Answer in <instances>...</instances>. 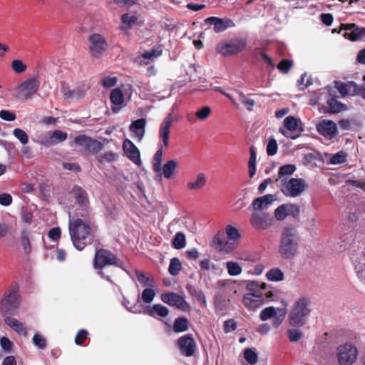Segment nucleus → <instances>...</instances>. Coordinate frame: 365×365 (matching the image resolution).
<instances>
[{
  "label": "nucleus",
  "instance_id": "f257e3e1",
  "mask_svg": "<svg viewBox=\"0 0 365 365\" xmlns=\"http://www.w3.org/2000/svg\"><path fill=\"white\" fill-rule=\"evenodd\" d=\"M311 297L301 296L294 302L288 314V322L290 326L300 328L309 320L313 310Z\"/></svg>",
  "mask_w": 365,
  "mask_h": 365
},
{
  "label": "nucleus",
  "instance_id": "f03ea898",
  "mask_svg": "<svg viewBox=\"0 0 365 365\" xmlns=\"http://www.w3.org/2000/svg\"><path fill=\"white\" fill-rule=\"evenodd\" d=\"M299 241L300 236L295 227H284L280 236L278 253L284 259H293L298 254Z\"/></svg>",
  "mask_w": 365,
  "mask_h": 365
},
{
  "label": "nucleus",
  "instance_id": "7ed1b4c3",
  "mask_svg": "<svg viewBox=\"0 0 365 365\" xmlns=\"http://www.w3.org/2000/svg\"><path fill=\"white\" fill-rule=\"evenodd\" d=\"M69 234L73 246L79 251L93 241L92 230L89 224L77 218L69 222Z\"/></svg>",
  "mask_w": 365,
  "mask_h": 365
},
{
  "label": "nucleus",
  "instance_id": "20e7f679",
  "mask_svg": "<svg viewBox=\"0 0 365 365\" xmlns=\"http://www.w3.org/2000/svg\"><path fill=\"white\" fill-rule=\"evenodd\" d=\"M173 122V115L168 114L160 124L159 129V138L163 142L161 147L156 151L153 160L154 172L159 173L162 170L163 148H167L169 143L170 128Z\"/></svg>",
  "mask_w": 365,
  "mask_h": 365
},
{
  "label": "nucleus",
  "instance_id": "39448f33",
  "mask_svg": "<svg viewBox=\"0 0 365 365\" xmlns=\"http://www.w3.org/2000/svg\"><path fill=\"white\" fill-rule=\"evenodd\" d=\"M118 261L116 255L108 250L101 248L95 253L93 267L96 269L101 270L99 274L109 280V277H106L102 269L106 266H118Z\"/></svg>",
  "mask_w": 365,
  "mask_h": 365
},
{
  "label": "nucleus",
  "instance_id": "423d86ee",
  "mask_svg": "<svg viewBox=\"0 0 365 365\" xmlns=\"http://www.w3.org/2000/svg\"><path fill=\"white\" fill-rule=\"evenodd\" d=\"M18 289L15 287L6 290L0 302V312L3 315H14L19 307Z\"/></svg>",
  "mask_w": 365,
  "mask_h": 365
},
{
  "label": "nucleus",
  "instance_id": "0eeeda50",
  "mask_svg": "<svg viewBox=\"0 0 365 365\" xmlns=\"http://www.w3.org/2000/svg\"><path fill=\"white\" fill-rule=\"evenodd\" d=\"M40 81L37 78L33 77L19 83L16 88V99L26 101L38 91Z\"/></svg>",
  "mask_w": 365,
  "mask_h": 365
},
{
  "label": "nucleus",
  "instance_id": "6e6552de",
  "mask_svg": "<svg viewBox=\"0 0 365 365\" xmlns=\"http://www.w3.org/2000/svg\"><path fill=\"white\" fill-rule=\"evenodd\" d=\"M88 51L93 58H99L106 52L109 48V44L105 38L101 34H91L88 38Z\"/></svg>",
  "mask_w": 365,
  "mask_h": 365
},
{
  "label": "nucleus",
  "instance_id": "1a4fd4ad",
  "mask_svg": "<svg viewBox=\"0 0 365 365\" xmlns=\"http://www.w3.org/2000/svg\"><path fill=\"white\" fill-rule=\"evenodd\" d=\"M247 46L245 38H237L229 41H222L216 47L217 53L224 56H232L242 52Z\"/></svg>",
  "mask_w": 365,
  "mask_h": 365
},
{
  "label": "nucleus",
  "instance_id": "9d476101",
  "mask_svg": "<svg viewBox=\"0 0 365 365\" xmlns=\"http://www.w3.org/2000/svg\"><path fill=\"white\" fill-rule=\"evenodd\" d=\"M306 187L305 181L302 178H286L281 180V191L287 197H295L300 195Z\"/></svg>",
  "mask_w": 365,
  "mask_h": 365
},
{
  "label": "nucleus",
  "instance_id": "9b49d317",
  "mask_svg": "<svg viewBox=\"0 0 365 365\" xmlns=\"http://www.w3.org/2000/svg\"><path fill=\"white\" fill-rule=\"evenodd\" d=\"M74 143L83 148L86 153L92 154H97L104 148L103 143L85 134L77 135L74 139Z\"/></svg>",
  "mask_w": 365,
  "mask_h": 365
},
{
  "label": "nucleus",
  "instance_id": "f8f14e48",
  "mask_svg": "<svg viewBox=\"0 0 365 365\" xmlns=\"http://www.w3.org/2000/svg\"><path fill=\"white\" fill-rule=\"evenodd\" d=\"M337 357L341 365H351L357 357V349L350 343H346L338 348Z\"/></svg>",
  "mask_w": 365,
  "mask_h": 365
},
{
  "label": "nucleus",
  "instance_id": "ddd939ff",
  "mask_svg": "<svg viewBox=\"0 0 365 365\" xmlns=\"http://www.w3.org/2000/svg\"><path fill=\"white\" fill-rule=\"evenodd\" d=\"M273 218L264 212L255 211L251 215L250 223L252 227L257 230H265L272 225Z\"/></svg>",
  "mask_w": 365,
  "mask_h": 365
},
{
  "label": "nucleus",
  "instance_id": "4468645a",
  "mask_svg": "<svg viewBox=\"0 0 365 365\" xmlns=\"http://www.w3.org/2000/svg\"><path fill=\"white\" fill-rule=\"evenodd\" d=\"M177 346L182 355L190 357L195 355L197 348L192 334H185L177 340Z\"/></svg>",
  "mask_w": 365,
  "mask_h": 365
},
{
  "label": "nucleus",
  "instance_id": "2eb2a0df",
  "mask_svg": "<svg viewBox=\"0 0 365 365\" xmlns=\"http://www.w3.org/2000/svg\"><path fill=\"white\" fill-rule=\"evenodd\" d=\"M316 128L317 132L327 140L333 139L338 134L337 125L331 120L324 119L319 121Z\"/></svg>",
  "mask_w": 365,
  "mask_h": 365
},
{
  "label": "nucleus",
  "instance_id": "dca6fc26",
  "mask_svg": "<svg viewBox=\"0 0 365 365\" xmlns=\"http://www.w3.org/2000/svg\"><path fill=\"white\" fill-rule=\"evenodd\" d=\"M344 29L343 36L351 41H359L365 37V27H359L355 24H342Z\"/></svg>",
  "mask_w": 365,
  "mask_h": 365
},
{
  "label": "nucleus",
  "instance_id": "f3484780",
  "mask_svg": "<svg viewBox=\"0 0 365 365\" xmlns=\"http://www.w3.org/2000/svg\"><path fill=\"white\" fill-rule=\"evenodd\" d=\"M160 299L164 303L182 310H186L190 307L183 297L175 292L163 293L161 294Z\"/></svg>",
  "mask_w": 365,
  "mask_h": 365
},
{
  "label": "nucleus",
  "instance_id": "a211bd4d",
  "mask_svg": "<svg viewBox=\"0 0 365 365\" xmlns=\"http://www.w3.org/2000/svg\"><path fill=\"white\" fill-rule=\"evenodd\" d=\"M205 25H212L216 33H221L229 28L235 26L233 21L228 18L210 16L205 19Z\"/></svg>",
  "mask_w": 365,
  "mask_h": 365
},
{
  "label": "nucleus",
  "instance_id": "6ab92c4d",
  "mask_svg": "<svg viewBox=\"0 0 365 365\" xmlns=\"http://www.w3.org/2000/svg\"><path fill=\"white\" fill-rule=\"evenodd\" d=\"M123 150L127 158L133 163L136 165L141 163L140 150L130 140H124L123 143Z\"/></svg>",
  "mask_w": 365,
  "mask_h": 365
},
{
  "label": "nucleus",
  "instance_id": "aec40b11",
  "mask_svg": "<svg viewBox=\"0 0 365 365\" xmlns=\"http://www.w3.org/2000/svg\"><path fill=\"white\" fill-rule=\"evenodd\" d=\"M247 289L250 292L248 294L254 296L271 298L273 294L271 291H267V284L264 282L252 281L247 284Z\"/></svg>",
  "mask_w": 365,
  "mask_h": 365
},
{
  "label": "nucleus",
  "instance_id": "412c9836",
  "mask_svg": "<svg viewBox=\"0 0 365 365\" xmlns=\"http://www.w3.org/2000/svg\"><path fill=\"white\" fill-rule=\"evenodd\" d=\"M212 242L215 247L220 251L230 252L235 248V245L233 242H228L225 240L223 232H217L214 237Z\"/></svg>",
  "mask_w": 365,
  "mask_h": 365
},
{
  "label": "nucleus",
  "instance_id": "4be33fe9",
  "mask_svg": "<svg viewBox=\"0 0 365 365\" xmlns=\"http://www.w3.org/2000/svg\"><path fill=\"white\" fill-rule=\"evenodd\" d=\"M71 195L80 206L86 207L89 204L87 192L81 186L74 185L71 191Z\"/></svg>",
  "mask_w": 365,
  "mask_h": 365
},
{
  "label": "nucleus",
  "instance_id": "5701e85b",
  "mask_svg": "<svg viewBox=\"0 0 365 365\" xmlns=\"http://www.w3.org/2000/svg\"><path fill=\"white\" fill-rule=\"evenodd\" d=\"M264 297L245 294L242 302L245 307L250 310L259 309L264 303Z\"/></svg>",
  "mask_w": 365,
  "mask_h": 365
},
{
  "label": "nucleus",
  "instance_id": "b1692460",
  "mask_svg": "<svg viewBox=\"0 0 365 365\" xmlns=\"http://www.w3.org/2000/svg\"><path fill=\"white\" fill-rule=\"evenodd\" d=\"M273 201L274 196L271 194H267L255 199L252 202L251 207L255 211L262 212V210L269 205Z\"/></svg>",
  "mask_w": 365,
  "mask_h": 365
},
{
  "label": "nucleus",
  "instance_id": "393cba45",
  "mask_svg": "<svg viewBox=\"0 0 365 365\" xmlns=\"http://www.w3.org/2000/svg\"><path fill=\"white\" fill-rule=\"evenodd\" d=\"M4 322L18 334L22 336L27 335L26 327L22 322H19V320L10 317H6L4 319Z\"/></svg>",
  "mask_w": 365,
  "mask_h": 365
},
{
  "label": "nucleus",
  "instance_id": "a878e982",
  "mask_svg": "<svg viewBox=\"0 0 365 365\" xmlns=\"http://www.w3.org/2000/svg\"><path fill=\"white\" fill-rule=\"evenodd\" d=\"M145 312L152 317H156L157 316L165 317L168 315L169 310L166 307L160 304H155L151 307H149Z\"/></svg>",
  "mask_w": 365,
  "mask_h": 365
},
{
  "label": "nucleus",
  "instance_id": "bb28decb",
  "mask_svg": "<svg viewBox=\"0 0 365 365\" xmlns=\"http://www.w3.org/2000/svg\"><path fill=\"white\" fill-rule=\"evenodd\" d=\"M145 124L146 120L145 118L137 119L132 122L129 129L132 133H134L136 136L141 138L145 133Z\"/></svg>",
  "mask_w": 365,
  "mask_h": 365
},
{
  "label": "nucleus",
  "instance_id": "cd10ccee",
  "mask_svg": "<svg viewBox=\"0 0 365 365\" xmlns=\"http://www.w3.org/2000/svg\"><path fill=\"white\" fill-rule=\"evenodd\" d=\"M190 322L185 317H178L175 319L173 329L176 333L184 332L189 328Z\"/></svg>",
  "mask_w": 365,
  "mask_h": 365
},
{
  "label": "nucleus",
  "instance_id": "c85d7f7f",
  "mask_svg": "<svg viewBox=\"0 0 365 365\" xmlns=\"http://www.w3.org/2000/svg\"><path fill=\"white\" fill-rule=\"evenodd\" d=\"M29 235L30 233L27 230L24 229L21 232L20 242L26 255H29L31 252Z\"/></svg>",
  "mask_w": 365,
  "mask_h": 365
},
{
  "label": "nucleus",
  "instance_id": "c756f323",
  "mask_svg": "<svg viewBox=\"0 0 365 365\" xmlns=\"http://www.w3.org/2000/svg\"><path fill=\"white\" fill-rule=\"evenodd\" d=\"M121 22L123 26L120 27L122 31L128 30L133 27L137 23L138 17L135 16H130L129 14H123L120 17Z\"/></svg>",
  "mask_w": 365,
  "mask_h": 365
},
{
  "label": "nucleus",
  "instance_id": "7c9ffc66",
  "mask_svg": "<svg viewBox=\"0 0 365 365\" xmlns=\"http://www.w3.org/2000/svg\"><path fill=\"white\" fill-rule=\"evenodd\" d=\"M206 183V178L204 173H200L197 174L195 182L190 181L187 182V187L189 190H200L202 188Z\"/></svg>",
  "mask_w": 365,
  "mask_h": 365
},
{
  "label": "nucleus",
  "instance_id": "2f4dec72",
  "mask_svg": "<svg viewBox=\"0 0 365 365\" xmlns=\"http://www.w3.org/2000/svg\"><path fill=\"white\" fill-rule=\"evenodd\" d=\"M177 167L178 163L174 160H168L166 163H165L163 168V173L165 178L170 179L173 176Z\"/></svg>",
  "mask_w": 365,
  "mask_h": 365
},
{
  "label": "nucleus",
  "instance_id": "473e14b6",
  "mask_svg": "<svg viewBox=\"0 0 365 365\" xmlns=\"http://www.w3.org/2000/svg\"><path fill=\"white\" fill-rule=\"evenodd\" d=\"M327 106L329 107V112L331 113H337L344 110H346V107L344 104L338 101L334 98H331L327 100Z\"/></svg>",
  "mask_w": 365,
  "mask_h": 365
},
{
  "label": "nucleus",
  "instance_id": "72a5a7b5",
  "mask_svg": "<svg viewBox=\"0 0 365 365\" xmlns=\"http://www.w3.org/2000/svg\"><path fill=\"white\" fill-rule=\"evenodd\" d=\"M63 95L67 99H79L85 96V91L81 88H76L73 90L64 88Z\"/></svg>",
  "mask_w": 365,
  "mask_h": 365
},
{
  "label": "nucleus",
  "instance_id": "f704fd0d",
  "mask_svg": "<svg viewBox=\"0 0 365 365\" xmlns=\"http://www.w3.org/2000/svg\"><path fill=\"white\" fill-rule=\"evenodd\" d=\"M186 288L189 294L191 296L195 297L198 302H202L204 304H206L205 296L201 289H197L193 285L191 284H188Z\"/></svg>",
  "mask_w": 365,
  "mask_h": 365
},
{
  "label": "nucleus",
  "instance_id": "c9c22d12",
  "mask_svg": "<svg viewBox=\"0 0 365 365\" xmlns=\"http://www.w3.org/2000/svg\"><path fill=\"white\" fill-rule=\"evenodd\" d=\"M266 277L269 281L279 282L284 279V273L279 268H273L267 272Z\"/></svg>",
  "mask_w": 365,
  "mask_h": 365
},
{
  "label": "nucleus",
  "instance_id": "e433bc0d",
  "mask_svg": "<svg viewBox=\"0 0 365 365\" xmlns=\"http://www.w3.org/2000/svg\"><path fill=\"white\" fill-rule=\"evenodd\" d=\"M110 101L115 106H120L124 102L123 93L121 89H113L110 96Z\"/></svg>",
  "mask_w": 365,
  "mask_h": 365
},
{
  "label": "nucleus",
  "instance_id": "4c0bfd02",
  "mask_svg": "<svg viewBox=\"0 0 365 365\" xmlns=\"http://www.w3.org/2000/svg\"><path fill=\"white\" fill-rule=\"evenodd\" d=\"M352 83H356V82L349 81L346 83L336 82V88L341 96H345L348 93L351 94L352 92V90L354 89V86L351 85Z\"/></svg>",
  "mask_w": 365,
  "mask_h": 365
},
{
  "label": "nucleus",
  "instance_id": "58836bf2",
  "mask_svg": "<svg viewBox=\"0 0 365 365\" xmlns=\"http://www.w3.org/2000/svg\"><path fill=\"white\" fill-rule=\"evenodd\" d=\"M68 135L66 132L60 130H54L50 136L49 143L51 144L58 143L65 141Z\"/></svg>",
  "mask_w": 365,
  "mask_h": 365
},
{
  "label": "nucleus",
  "instance_id": "ea45409f",
  "mask_svg": "<svg viewBox=\"0 0 365 365\" xmlns=\"http://www.w3.org/2000/svg\"><path fill=\"white\" fill-rule=\"evenodd\" d=\"M250 157L248 162V168H249V175L250 178H252L256 173V158L257 155L253 146L250 147Z\"/></svg>",
  "mask_w": 365,
  "mask_h": 365
},
{
  "label": "nucleus",
  "instance_id": "a19ab883",
  "mask_svg": "<svg viewBox=\"0 0 365 365\" xmlns=\"http://www.w3.org/2000/svg\"><path fill=\"white\" fill-rule=\"evenodd\" d=\"M172 246L177 250H180L185 247V236L182 232L175 234L172 240Z\"/></svg>",
  "mask_w": 365,
  "mask_h": 365
},
{
  "label": "nucleus",
  "instance_id": "79ce46f5",
  "mask_svg": "<svg viewBox=\"0 0 365 365\" xmlns=\"http://www.w3.org/2000/svg\"><path fill=\"white\" fill-rule=\"evenodd\" d=\"M163 53V49L161 46L152 48L150 50L145 51L141 56L145 59H151L153 58H158Z\"/></svg>",
  "mask_w": 365,
  "mask_h": 365
},
{
  "label": "nucleus",
  "instance_id": "37998d69",
  "mask_svg": "<svg viewBox=\"0 0 365 365\" xmlns=\"http://www.w3.org/2000/svg\"><path fill=\"white\" fill-rule=\"evenodd\" d=\"M182 269V264L180 259L177 257H174L170 259L168 271L173 276H176L179 274Z\"/></svg>",
  "mask_w": 365,
  "mask_h": 365
},
{
  "label": "nucleus",
  "instance_id": "c03bdc74",
  "mask_svg": "<svg viewBox=\"0 0 365 365\" xmlns=\"http://www.w3.org/2000/svg\"><path fill=\"white\" fill-rule=\"evenodd\" d=\"M299 120L294 116H288L284 120V128L289 132L297 130Z\"/></svg>",
  "mask_w": 365,
  "mask_h": 365
},
{
  "label": "nucleus",
  "instance_id": "a18cd8bd",
  "mask_svg": "<svg viewBox=\"0 0 365 365\" xmlns=\"http://www.w3.org/2000/svg\"><path fill=\"white\" fill-rule=\"evenodd\" d=\"M138 280L144 286L153 287L155 280L153 277H147L143 272L137 271L135 272Z\"/></svg>",
  "mask_w": 365,
  "mask_h": 365
},
{
  "label": "nucleus",
  "instance_id": "49530a36",
  "mask_svg": "<svg viewBox=\"0 0 365 365\" xmlns=\"http://www.w3.org/2000/svg\"><path fill=\"white\" fill-rule=\"evenodd\" d=\"M277 315V312L274 307H269L260 312L259 318L262 321H266L269 319L273 318Z\"/></svg>",
  "mask_w": 365,
  "mask_h": 365
},
{
  "label": "nucleus",
  "instance_id": "de8ad7c7",
  "mask_svg": "<svg viewBox=\"0 0 365 365\" xmlns=\"http://www.w3.org/2000/svg\"><path fill=\"white\" fill-rule=\"evenodd\" d=\"M117 157H118V155L116 153H113V151H108V152H106L103 154L99 155L97 157V159L101 163H103L106 162L111 163V162L115 161L117 159Z\"/></svg>",
  "mask_w": 365,
  "mask_h": 365
},
{
  "label": "nucleus",
  "instance_id": "09e8293b",
  "mask_svg": "<svg viewBox=\"0 0 365 365\" xmlns=\"http://www.w3.org/2000/svg\"><path fill=\"white\" fill-rule=\"evenodd\" d=\"M33 344L40 349H46L47 346V341L46 338H44L40 334L36 333L32 339Z\"/></svg>",
  "mask_w": 365,
  "mask_h": 365
},
{
  "label": "nucleus",
  "instance_id": "8fccbe9b",
  "mask_svg": "<svg viewBox=\"0 0 365 365\" xmlns=\"http://www.w3.org/2000/svg\"><path fill=\"white\" fill-rule=\"evenodd\" d=\"M225 233L230 240H237L240 237L239 230L236 227L230 225L226 226Z\"/></svg>",
  "mask_w": 365,
  "mask_h": 365
},
{
  "label": "nucleus",
  "instance_id": "3c124183",
  "mask_svg": "<svg viewBox=\"0 0 365 365\" xmlns=\"http://www.w3.org/2000/svg\"><path fill=\"white\" fill-rule=\"evenodd\" d=\"M13 135L21 142V144L26 145L28 143L29 136L21 128H15L13 130Z\"/></svg>",
  "mask_w": 365,
  "mask_h": 365
},
{
  "label": "nucleus",
  "instance_id": "603ef678",
  "mask_svg": "<svg viewBox=\"0 0 365 365\" xmlns=\"http://www.w3.org/2000/svg\"><path fill=\"white\" fill-rule=\"evenodd\" d=\"M244 357L250 364H256L258 359L257 354L249 348L245 349Z\"/></svg>",
  "mask_w": 365,
  "mask_h": 365
},
{
  "label": "nucleus",
  "instance_id": "864d4df0",
  "mask_svg": "<svg viewBox=\"0 0 365 365\" xmlns=\"http://www.w3.org/2000/svg\"><path fill=\"white\" fill-rule=\"evenodd\" d=\"M227 269L228 274L231 276H236L242 272L241 267L235 262H227Z\"/></svg>",
  "mask_w": 365,
  "mask_h": 365
},
{
  "label": "nucleus",
  "instance_id": "5fc2aeb1",
  "mask_svg": "<svg viewBox=\"0 0 365 365\" xmlns=\"http://www.w3.org/2000/svg\"><path fill=\"white\" fill-rule=\"evenodd\" d=\"M295 170L296 166L292 164H288L281 166L278 172L279 178L284 175H290L293 174Z\"/></svg>",
  "mask_w": 365,
  "mask_h": 365
},
{
  "label": "nucleus",
  "instance_id": "6e6d98bb",
  "mask_svg": "<svg viewBox=\"0 0 365 365\" xmlns=\"http://www.w3.org/2000/svg\"><path fill=\"white\" fill-rule=\"evenodd\" d=\"M346 154L344 151H339L334 154L329 160L330 164L338 165L346 161Z\"/></svg>",
  "mask_w": 365,
  "mask_h": 365
},
{
  "label": "nucleus",
  "instance_id": "4d7b16f0",
  "mask_svg": "<svg viewBox=\"0 0 365 365\" xmlns=\"http://www.w3.org/2000/svg\"><path fill=\"white\" fill-rule=\"evenodd\" d=\"M155 297V292L153 289L146 288L142 292L141 299L145 304H150Z\"/></svg>",
  "mask_w": 365,
  "mask_h": 365
},
{
  "label": "nucleus",
  "instance_id": "13d9d810",
  "mask_svg": "<svg viewBox=\"0 0 365 365\" xmlns=\"http://www.w3.org/2000/svg\"><path fill=\"white\" fill-rule=\"evenodd\" d=\"M293 62L291 60L288 59H282L281 60L277 66V69H279L283 73H287L289 69L292 67Z\"/></svg>",
  "mask_w": 365,
  "mask_h": 365
},
{
  "label": "nucleus",
  "instance_id": "bf43d9fd",
  "mask_svg": "<svg viewBox=\"0 0 365 365\" xmlns=\"http://www.w3.org/2000/svg\"><path fill=\"white\" fill-rule=\"evenodd\" d=\"M289 329L287 331L289 340L291 342H295L302 339L303 334L299 328Z\"/></svg>",
  "mask_w": 365,
  "mask_h": 365
},
{
  "label": "nucleus",
  "instance_id": "052dcab7",
  "mask_svg": "<svg viewBox=\"0 0 365 365\" xmlns=\"http://www.w3.org/2000/svg\"><path fill=\"white\" fill-rule=\"evenodd\" d=\"M287 212V216H292L297 217L299 215V207L294 204H284Z\"/></svg>",
  "mask_w": 365,
  "mask_h": 365
},
{
  "label": "nucleus",
  "instance_id": "680f3d73",
  "mask_svg": "<svg viewBox=\"0 0 365 365\" xmlns=\"http://www.w3.org/2000/svg\"><path fill=\"white\" fill-rule=\"evenodd\" d=\"M354 86V89L351 93V96H360L362 99L365 100V86L361 85L359 86L356 83H352Z\"/></svg>",
  "mask_w": 365,
  "mask_h": 365
},
{
  "label": "nucleus",
  "instance_id": "e2e57ef3",
  "mask_svg": "<svg viewBox=\"0 0 365 365\" xmlns=\"http://www.w3.org/2000/svg\"><path fill=\"white\" fill-rule=\"evenodd\" d=\"M211 112L212 110L210 107L204 106L196 112L195 115L199 120H205L210 115Z\"/></svg>",
  "mask_w": 365,
  "mask_h": 365
},
{
  "label": "nucleus",
  "instance_id": "0e129e2a",
  "mask_svg": "<svg viewBox=\"0 0 365 365\" xmlns=\"http://www.w3.org/2000/svg\"><path fill=\"white\" fill-rule=\"evenodd\" d=\"M277 140L274 138H270L267 145V153L269 156H272L277 153Z\"/></svg>",
  "mask_w": 365,
  "mask_h": 365
},
{
  "label": "nucleus",
  "instance_id": "69168bd1",
  "mask_svg": "<svg viewBox=\"0 0 365 365\" xmlns=\"http://www.w3.org/2000/svg\"><path fill=\"white\" fill-rule=\"evenodd\" d=\"M88 332L86 329H81L78 331L75 337V343L77 345L83 344L85 340L87 339Z\"/></svg>",
  "mask_w": 365,
  "mask_h": 365
},
{
  "label": "nucleus",
  "instance_id": "338daca9",
  "mask_svg": "<svg viewBox=\"0 0 365 365\" xmlns=\"http://www.w3.org/2000/svg\"><path fill=\"white\" fill-rule=\"evenodd\" d=\"M11 68L16 73H21L26 69V66L21 60H14Z\"/></svg>",
  "mask_w": 365,
  "mask_h": 365
},
{
  "label": "nucleus",
  "instance_id": "774afa93",
  "mask_svg": "<svg viewBox=\"0 0 365 365\" xmlns=\"http://www.w3.org/2000/svg\"><path fill=\"white\" fill-rule=\"evenodd\" d=\"M274 215L276 219L279 221L284 220L287 217L284 205H282L275 209Z\"/></svg>",
  "mask_w": 365,
  "mask_h": 365
}]
</instances>
